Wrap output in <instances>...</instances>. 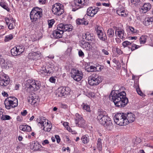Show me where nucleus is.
<instances>
[{
  "mask_svg": "<svg viewBox=\"0 0 153 153\" xmlns=\"http://www.w3.org/2000/svg\"><path fill=\"white\" fill-rule=\"evenodd\" d=\"M126 94L124 91L118 93L117 91H111L109 96V99L113 101L115 105L119 107H124L128 102V100L126 97Z\"/></svg>",
  "mask_w": 153,
  "mask_h": 153,
  "instance_id": "1",
  "label": "nucleus"
},
{
  "mask_svg": "<svg viewBox=\"0 0 153 153\" xmlns=\"http://www.w3.org/2000/svg\"><path fill=\"white\" fill-rule=\"evenodd\" d=\"M135 117V115L131 113H117L114 116V120L117 124L122 126L133 122Z\"/></svg>",
  "mask_w": 153,
  "mask_h": 153,
  "instance_id": "2",
  "label": "nucleus"
},
{
  "mask_svg": "<svg viewBox=\"0 0 153 153\" xmlns=\"http://www.w3.org/2000/svg\"><path fill=\"white\" fill-rule=\"evenodd\" d=\"M97 114V118L100 124L106 127L108 130H111L113 128V124L106 111L102 109H99Z\"/></svg>",
  "mask_w": 153,
  "mask_h": 153,
  "instance_id": "3",
  "label": "nucleus"
},
{
  "mask_svg": "<svg viewBox=\"0 0 153 153\" xmlns=\"http://www.w3.org/2000/svg\"><path fill=\"white\" fill-rule=\"evenodd\" d=\"M73 28V26L71 24L61 23L57 26V29L53 32L52 34L53 36L56 39L61 38L64 32L71 31Z\"/></svg>",
  "mask_w": 153,
  "mask_h": 153,
  "instance_id": "4",
  "label": "nucleus"
},
{
  "mask_svg": "<svg viewBox=\"0 0 153 153\" xmlns=\"http://www.w3.org/2000/svg\"><path fill=\"white\" fill-rule=\"evenodd\" d=\"M25 86L27 91L31 92L33 91H36L39 89L40 88L41 84L39 81L28 79L25 82Z\"/></svg>",
  "mask_w": 153,
  "mask_h": 153,
  "instance_id": "5",
  "label": "nucleus"
},
{
  "mask_svg": "<svg viewBox=\"0 0 153 153\" xmlns=\"http://www.w3.org/2000/svg\"><path fill=\"white\" fill-rule=\"evenodd\" d=\"M42 15V9L38 7L33 8L30 13V19L32 22L36 25L38 23L39 19Z\"/></svg>",
  "mask_w": 153,
  "mask_h": 153,
  "instance_id": "6",
  "label": "nucleus"
},
{
  "mask_svg": "<svg viewBox=\"0 0 153 153\" xmlns=\"http://www.w3.org/2000/svg\"><path fill=\"white\" fill-rule=\"evenodd\" d=\"M4 104L5 107L7 109H12L17 106L18 100L15 97H9L5 100Z\"/></svg>",
  "mask_w": 153,
  "mask_h": 153,
  "instance_id": "7",
  "label": "nucleus"
},
{
  "mask_svg": "<svg viewBox=\"0 0 153 153\" xmlns=\"http://www.w3.org/2000/svg\"><path fill=\"white\" fill-rule=\"evenodd\" d=\"M36 121L38 123V125L42 126L41 128L43 127V129L46 131H51L52 125L49 123L48 120H46L45 117H41L37 119Z\"/></svg>",
  "mask_w": 153,
  "mask_h": 153,
  "instance_id": "8",
  "label": "nucleus"
},
{
  "mask_svg": "<svg viewBox=\"0 0 153 153\" xmlns=\"http://www.w3.org/2000/svg\"><path fill=\"white\" fill-rule=\"evenodd\" d=\"M102 80L101 76L97 74H94L88 78V82L90 85H97Z\"/></svg>",
  "mask_w": 153,
  "mask_h": 153,
  "instance_id": "9",
  "label": "nucleus"
},
{
  "mask_svg": "<svg viewBox=\"0 0 153 153\" xmlns=\"http://www.w3.org/2000/svg\"><path fill=\"white\" fill-rule=\"evenodd\" d=\"M52 13L55 15L60 16L64 12L62 5L60 3H56L52 6Z\"/></svg>",
  "mask_w": 153,
  "mask_h": 153,
  "instance_id": "10",
  "label": "nucleus"
},
{
  "mask_svg": "<svg viewBox=\"0 0 153 153\" xmlns=\"http://www.w3.org/2000/svg\"><path fill=\"white\" fill-rule=\"evenodd\" d=\"M71 76L74 80L78 82L83 78V74L81 71L73 69L71 71Z\"/></svg>",
  "mask_w": 153,
  "mask_h": 153,
  "instance_id": "11",
  "label": "nucleus"
},
{
  "mask_svg": "<svg viewBox=\"0 0 153 153\" xmlns=\"http://www.w3.org/2000/svg\"><path fill=\"white\" fill-rule=\"evenodd\" d=\"M95 29L98 38L100 40L105 41L107 39V37L105 33L102 30L101 27L98 25H96Z\"/></svg>",
  "mask_w": 153,
  "mask_h": 153,
  "instance_id": "12",
  "label": "nucleus"
},
{
  "mask_svg": "<svg viewBox=\"0 0 153 153\" xmlns=\"http://www.w3.org/2000/svg\"><path fill=\"white\" fill-rule=\"evenodd\" d=\"M9 76L5 74H1L0 77V85L2 88L7 86L10 82Z\"/></svg>",
  "mask_w": 153,
  "mask_h": 153,
  "instance_id": "13",
  "label": "nucleus"
},
{
  "mask_svg": "<svg viewBox=\"0 0 153 153\" xmlns=\"http://www.w3.org/2000/svg\"><path fill=\"white\" fill-rule=\"evenodd\" d=\"M24 51L23 47L19 45L13 48L11 50V53L12 55L16 56L20 55Z\"/></svg>",
  "mask_w": 153,
  "mask_h": 153,
  "instance_id": "14",
  "label": "nucleus"
},
{
  "mask_svg": "<svg viewBox=\"0 0 153 153\" xmlns=\"http://www.w3.org/2000/svg\"><path fill=\"white\" fill-rule=\"evenodd\" d=\"M114 29L115 30V33L117 36L119 37L122 40H124L126 36V34L124 30L119 27H114Z\"/></svg>",
  "mask_w": 153,
  "mask_h": 153,
  "instance_id": "15",
  "label": "nucleus"
},
{
  "mask_svg": "<svg viewBox=\"0 0 153 153\" xmlns=\"http://www.w3.org/2000/svg\"><path fill=\"white\" fill-rule=\"evenodd\" d=\"M85 1V0H74V2L75 8H73L72 11H75L83 7L87 4Z\"/></svg>",
  "mask_w": 153,
  "mask_h": 153,
  "instance_id": "16",
  "label": "nucleus"
},
{
  "mask_svg": "<svg viewBox=\"0 0 153 153\" xmlns=\"http://www.w3.org/2000/svg\"><path fill=\"white\" fill-rule=\"evenodd\" d=\"M70 92L69 88L68 87H61L58 89L57 95L58 96L62 97L65 94H68Z\"/></svg>",
  "mask_w": 153,
  "mask_h": 153,
  "instance_id": "17",
  "label": "nucleus"
},
{
  "mask_svg": "<svg viewBox=\"0 0 153 153\" xmlns=\"http://www.w3.org/2000/svg\"><path fill=\"white\" fill-rule=\"evenodd\" d=\"M151 5L149 3H146L144 4L143 6L139 8L140 12L141 13H144L149 11L151 8Z\"/></svg>",
  "mask_w": 153,
  "mask_h": 153,
  "instance_id": "18",
  "label": "nucleus"
},
{
  "mask_svg": "<svg viewBox=\"0 0 153 153\" xmlns=\"http://www.w3.org/2000/svg\"><path fill=\"white\" fill-rule=\"evenodd\" d=\"M99 10V8L97 7H90L87 9V14L89 16L93 17Z\"/></svg>",
  "mask_w": 153,
  "mask_h": 153,
  "instance_id": "19",
  "label": "nucleus"
},
{
  "mask_svg": "<svg viewBox=\"0 0 153 153\" xmlns=\"http://www.w3.org/2000/svg\"><path fill=\"white\" fill-rule=\"evenodd\" d=\"M41 55L39 52H32L29 53L27 57L31 60H36L40 58Z\"/></svg>",
  "mask_w": 153,
  "mask_h": 153,
  "instance_id": "20",
  "label": "nucleus"
},
{
  "mask_svg": "<svg viewBox=\"0 0 153 153\" xmlns=\"http://www.w3.org/2000/svg\"><path fill=\"white\" fill-rule=\"evenodd\" d=\"M30 147L33 149L34 150L40 151V149L42 148V146L38 142L32 141L30 144Z\"/></svg>",
  "mask_w": 153,
  "mask_h": 153,
  "instance_id": "21",
  "label": "nucleus"
},
{
  "mask_svg": "<svg viewBox=\"0 0 153 153\" xmlns=\"http://www.w3.org/2000/svg\"><path fill=\"white\" fill-rule=\"evenodd\" d=\"M5 20L7 25H8V27L10 30H12L14 28L15 25L13 24V23H14V21L13 20L9 19L7 18H5Z\"/></svg>",
  "mask_w": 153,
  "mask_h": 153,
  "instance_id": "22",
  "label": "nucleus"
},
{
  "mask_svg": "<svg viewBox=\"0 0 153 153\" xmlns=\"http://www.w3.org/2000/svg\"><path fill=\"white\" fill-rule=\"evenodd\" d=\"M82 37L83 38H85L87 40L90 41L92 42L94 41V37L93 36V34L89 32H86L85 35H83Z\"/></svg>",
  "mask_w": 153,
  "mask_h": 153,
  "instance_id": "23",
  "label": "nucleus"
},
{
  "mask_svg": "<svg viewBox=\"0 0 153 153\" xmlns=\"http://www.w3.org/2000/svg\"><path fill=\"white\" fill-rule=\"evenodd\" d=\"M153 22V17H147L146 18L143 23V25L146 26H148L152 24Z\"/></svg>",
  "mask_w": 153,
  "mask_h": 153,
  "instance_id": "24",
  "label": "nucleus"
},
{
  "mask_svg": "<svg viewBox=\"0 0 153 153\" xmlns=\"http://www.w3.org/2000/svg\"><path fill=\"white\" fill-rule=\"evenodd\" d=\"M28 102L32 105H35L37 102L39 101V99L34 97H29L28 98Z\"/></svg>",
  "mask_w": 153,
  "mask_h": 153,
  "instance_id": "25",
  "label": "nucleus"
},
{
  "mask_svg": "<svg viewBox=\"0 0 153 153\" xmlns=\"http://www.w3.org/2000/svg\"><path fill=\"white\" fill-rule=\"evenodd\" d=\"M19 129L24 131H30L31 130V127L27 125H22L19 126Z\"/></svg>",
  "mask_w": 153,
  "mask_h": 153,
  "instance_id": "26",
  "label": "nucleus"
},
{
  "mask_svg": "<svg viewBox=\"0 0 153 153\" xmlns=\"http://www.w3.org/2000/svg\"><path fill=\"white\" fill-rule=\"evenodd\" d=\"M76 23L78 25H87L88 24V22L87 20H86L84 18L82 19L79 18L76 19Z\"/></svg>",
  "mask_w": 153,
  "mask_h": 153,
  "instance_id": "27",
  "label": "nucleus"
},
{
  "mask_svg": "<svg viewBox=\"0 0 153 153\" xmlns=\"http://www.w3.org/2000/svg\"><path fill=\"white\" fill-rule=\"evenodd\" d=\"M80 46L86 50H90L91 49V45L88 42H83L80 43Z\"/></svg>",
  "mask_w": 153,
  "mask_h": 153,
  "instance_id": "28",
  "label": "nucleus"
},
{
  "mask_svg": "<svg viewBox=\"0 0 153 153\" xmlns=\"http://www.w3.org/2000/svg\"><path fill=\"white\" fill-rule=\"evenodd\" d=\"M77 126L80 127L84 128L85 125V121L84 119H81L75 122Z\"/></svg>",
  "mask_w": 153,
  "mask_h": 153,
  "instance_id": "29",
  "label": "nucleus"
},
{
  "mask_svg": "<svg viewBox=\"0 0 153 153\" xmlns=\"http://www.w3.org/2000/svg\"><path fill=\"white\" fill-rule=\"evenodd\" d=\"M13 64L11 61H7L4 63L2 66L6 69H8L12 67Z\"/></svg>",
  "mask_w": 153,
  "mask_h": 153,
  "instance_id": "30",
  "label": "nucleus"
},
{
  "mask_svg": "<svg viewBox=\"0 0 153 153\" xmlns=\"http://www.w3.org/2000/svg\"><path fill=\"white\" fill-rule=\"evenodd\" d=\"M81 140L84 144L88 143L89 141V138L88 135H85L82 136Z\"/></svg>",
  "mask_w": 153,
  "mask_h": 153,
  "instance_id": "31",
  "label": "nucleus"
},
{
  "mask_svg": "<svg viewBox=\"0 0 153 153\" xmlns=\"http://www.w3.org/2000/svg\"><path fill=\"white\" fill-rule=\"evenodd\" d=\"M117 13L121 16L125 17L127 16V14L124 10L121 9H118L117 11Z\"/></svg>",
  "mask_w": 153,
  "mask_h": 153,
  "instance_id": "32",
  "label": "nucleus"
},
{
  "mask_svg": "<svg viewBox=\"0 0 153 153\" xmlns=\"http://www.w3.org/2000/svg\"><path fill=\"white\" fill-rule=\"evenodd\" d=\"M148 36L146 35H142L140 38V42L141 44H145L146 42Z\"/></svg>",
  "mask_w": 153,
  "mask_h": 153,
  "instance_id": "33",
  "label": "nucleus"
},
{
  "mask_svg": "<svg viewBox=\"0 0 153 153\" xmlns=\"http://www.w3.org/2000/svg\"><path fill=\"white\" fill-rule=\"evenodd\" d=\"M0 6L4 9L7 10L8 12H9L10 11V9L8 7V5L4 1L0 2Z\"/></svg>",
  "mask_w": 153,
  "mask_h": 153,
  "instance_id": "34",
  "label": "nucleus"
},
{
  "mask_svg": "<svg viewBox=\"0 0 153 153\" xmlns=\"http://www.w3.org/2000/svg\"><path fill=\"white\" fill-rule=\"evenodd\" d=\"M107 34L108 36L109 37H112L114 34V30L112 28L108 29L107 30Z\"/></svg>",
  "mask_w": 153,
  "mask_h": 153,
  "instance_id": "35",
  "label": "nucleus"
},
{
  "mask_svg": "<svg viewBox=\"0 0 153 153\" xmlns=\"http://www.w3.org/2000/svg\"><path fill=\"white\" fill-rule=\"evenodd\" d=\"M131 42L127 41H125L122 43V45L124 47H128L129 48L131 45Z\"/></svg>",
  "mask_w": 153,
  "mask_h": 153,
  "instance_id": "36",
  "label": "nucleus"
},
{
  "mask_svg": "<svg viewBox=\"0 0 153 153\" xmlns=\"http://www.w3.org/2000/svg\"><path fill=\"white\" fill-rule=\"evenodd\" d=\"M139 46L137 45L134 44L132 43L131 42L130 47L129 48V49H130L131 51H133L135 50L138 49L139 48Z\"/></svg>",
  "mask_w": 153,
  "mask_h": 153,
  "instance_id": "37",
  "label": "nucleus"
},
{
  "mask_svg": "<svg viewBox=\"0 0 153 153\" xmlns=\"http://www.w3.org/2000/svg\"><path fill=\"white\" fill-rule=\"evenodd\" d=\"M96 67L93 66H90L89 67L86 68L85 70L88 72H91L96 71Z\"/></svg>",
  "mask_w": 153,
  "mask_h": 153,
  "instance_id": "38",
  "label": "nucleus"
},
{
  "mask_svg": "<svg viewBox=\"0 0 153 153\" xmlns=\"http://www.w3.org/2000/svg\"><path fill=\"white\" fill-rule=\"evenodd\" d=\"M82 109L88 112H90L91 111L90 106L87 104H83Z\"/></svg>",
  "mask_w": 153,
  "mask_h": 153,
  "instance_id": "39",
  "label": "nucleus"
},
{
  "mask_svg": "<svg viewBox=\"0 0 153 153\" xmlns=\"http://www.w3.org/2000/svg\"><path fill=\"white\" fill-rule=\"evenodd\" d=\"M101 141V139L100 138H98L97 140V148H98L99 150H101L102 147V144Z\"/></svg>",
  "mask_w": 153,
  "mask_h": 153,
  "instance_id": "40",
  "label": "nucleus"
},
{
  "mask_svg": "<svg viewBox=\"0 0 153 153\" xmlns=\"http://www.w3.org/2000/svg\"><path fill=\"white\" fill-rule=\"evenodd\" d=\"M13 38V35L10 34L9 35L6 36L5 38L4 41L5 42H8L11 40Z\"/></svg>",
  "mask_w": 153,
  "mask_h": 153,
  "instance_id": "41",
  "label": "nucleus"
},
{
  "mask_svg": "<svg viewBox=\"0 0 153 153\" xmlns=\"http://www.w3.org/2000/svg\"><path fill=\"white\" fill-rule=\"evenodd\" d=\"M1 119L3 120H10L11 119V117L9 115H3L2 114V115Z\"/></svg>",
  "mask_w": 153,
  "mask_h": 153,
  "instance_id": "42",
  "label": "nucleus"
},
{
  "mask_svg": "<svg viewBox=\"0 0 153 153\" xmlns=\"http://www.w3.org/2000/svg\"><path fill=\"white\" fill-rule=\"evenodd\" d=\"M44 69L43 68H42V69H41L39 71V73L46 75L48 74L47 72L46 68H44Z\"/></svg>",
  "mask_w": 153,
  "mask_h": 153,
  "instance_id": "43",
  "label": "nucleus"
},
{
  "mask_svg": "<svg viewBox=\"0 0 153 153\" xmlns=\"http://www.w3.org/2000/svg\"><path fill=\"white\" fill-rule=\"evenodd\" d=\"M54 23V20L52 19L48 21V25L49 28H51L52 27Z\"/></svg>",
  "mask_w": 153,
  "mask_h": 153,
  "instance_id": "44",
  "label": "nucleus"
},
{
  "mask_svg": "<svg viewBox=\"0 0 153 153\" xmlns=\"http://www.w3.org/2000/svg\"><path fill=\"white\" fill-rule=\"evenodd\" d=\"M129 28L132 33L135 34L137 33V30L136 29H134L133 27L131 26H129Z\"/></svg>",
  "mask_w": 153,
  "mask_h": 153,
  "instance_id": "45",
  "label": "nucleus"
},
{
  "mask_svg": "<svg viewBox=\"0 0 153 153\" xmlns=\"http://www.w3.org/2000/svg\"><path fill=\"white\" fill-rule=\"evenodd\" d=\"M48 74H51L53 72V68L51 67L48 66L47 69L46 68Z\"/></svg>",
  "mask_w": 153,
  "mask_h": 153,
  "instance_id": "46",
  "label": "nucleus"
},
{
  "mask_svg": "<svg viewBox=\"0 0 153 153\" xmlns=\"http://www.w3.org/2000/svg\"><path fill=\"white\" fill-rule=\"evenodd\" d=\"M76 117V118H75V122L78 121V120H80L81 119H83L82 117L78 114L76 113L75 115Z\"/></svg>",
  "mask_w": 153,
  "mask_h": 153,
  "instance_id": "47",
  "label": "nucleus"
},
{
  "mask_svg": "<svg viewBox=\"0 0 153 153\" xmlns=\"http://www.w3.org/2000/svg\"><path fill=\"white\" fill-rule=\"evenodd\" d=\"M136 91L139 95L141 96H143L144 94L140 90L139 87H138L136 88Z\"/></svg>",
  "mask_w": 153,
  "mask_h": 153,
  "instance_id": "48",
  "label": "nucleus"
},
{
  "mask_svg": "<svg viewBox=\"0 0 153 153\" xmlns=\"http://www.w3.org/2000/svg\"><path fill=\"white\" fill-rule=\"evenodd\" d=\"M25 147L24 145L22 143H20L19 145L16 147V149L18 151L19 149H23Z\"/></svg>",
  "mask_w": 153,
  "mask_h": 153,
  "instance_id": "49",
  "label": "nucleus"
},
{
  "mask_svg": "<svg viewBox=\"0 0 153 153\" xmlns=\"http://www.w3.org/2000/svg\"><path fill=\"white\" fill-rule=\"evenodd\" d=\"M103 68V67L102 66L98 65L96 67V68H97V69L96 70V71H101V69Z\"/></svg>",
  "mask_w": 153,
  "mask_h": 153,
  "instance_id": "50",
  "label": "nucleus"
},
{
  "mask_svg": "<svg viewBox=\"0 0 153 153\" xmlns=\"http://www.w3.org/2000/svg\"><path fill=\"white\" fill-rule=\"evenodd\" d=\"M78 55L79 57L83 58L84 56V54L82 51L81 50H79L78 51Z\"/></svg>",
  "mask_w": 153,
  "mask_h": 153,
  "instance_id": "51",
  "label": "nucleus"
},
{
  "mask_svg": "<svg viewBox=\"0 0 153 153\" xmlns=\"http://www.w3.org/2000/svg\"><path fill=\"white\" fill-rule=\"evenodd\" d=\"M55 139L56 140L57 142L59 143L61 139L59 136L58 135L55 136Z\"/></svg>",
  "mask_w": 153,
  "mask_h": 153,
  "instance_id": "52",
  "label": "nucleus"
},
{
  "mask_svg": "<svg viewBox=\"0 0 153 153\" xmlns=\"http://www.w3.org/2000/svg\"><path fill=\"white\" fill-rule=\"evenodd\" d=\"M49 143V141L48 140H45L42 142V144L44 146L46 144H48Z\"/></svg>",
  "mask_w": 153,
  "mask_h": 153,
  "instance_id": "53",
  "label": "nucleus"
},
{
  "mask_svg": "<svg viewBox=\"0 0 153 153\" xmlns=\"http://www.w3.org/2000/svg\"><path fill=\"white\" fill-rule=\"evenodd\" d=\"M50 81L52 83H55L56 79L54 77H51L49 79Z\"/></svg>",
  "mask_w": 153,
  "mask_h": 153,
  "instance_id": "54",
  "label": "nucleus"
},
{
  "mask_svg": "<svg viewBox=\"0 0 153 153\" xmlns=\"http://www.w3.org/2000/svg\"><path fill=\"white\" fill-rule=\"evenodd\" d=\"M116 51L117 53L119 54H121L123 53V52L119 48L116 49Z\"/></svg>",
  "mask_w": 153,
  "mask_h": 153,
  "instance_id": "55",
  "label": "nucleus"
},
{
  "mask_svg": "<svg viewBox=\"0 0 153 153\" xmlns=\"http://www.w3.org/2000/svg\"><path fill=\"white\" fill-rule=\"evenodd\" d=\"M5 62V61L4 59L2 58H0V64L2 65V66L4 64V63Z\"/></svg>",
  "mask_w": 153,
  "mask_h": 153,
  "instance_id": "56",
  "label": "nucleus"
},
{
  "mask_svg": "<svg viewBox=\"0 0 153 153\" xmlns=\"http://www.w3.org/2000/svg\"><path fill=\"white\" fill-rule=\"evenodd\" d=\"M27 114L26 110H24L22 112H21V114L22 115L25 116Z\"/></svg>",
  "mask_w": 153,
  "mask_h": 153,
  "instance_id": "57",
  "label": "nucleus"
},
{
  "mask_svg": "<svg viewBox=\"0 0 153 153\" xmlns=\"http://www.w3.org/2000/svg\"><path fill=\"white\" fill-rule=\"evenodd\" d=\"M102 52L105 55H108V54L109 53L108 51L105 49H103L102 50Z\"/></svg>",
  "mask_w": 153,
  "mask_h": 153,
  "instance_id": "58",
  "label": "nucleus"
},
{
  "mask_svg": "<svg viewBox=\"0 0 153 153\" xmlns=\"http://www.w3.org/2000/svg\"><path fill=\"white\" fill-rule=\"evenodd\" d=\"M39 2L40 4H44L46 2V0H39Z\"/></svg>",
  "mask_w": 153,
  "mask_h": 153,
  "instance_id": "59",
  "label": "nucleus"
},
{
  "mask_svg": "<svg viewBox=\"0 0 153 153\" xmlns=\"http://www.w3.org/2000/svg\"><path fill=\"white\" fill-rule=\"evenodd\" d=\"M16 119L17 121H21L22 120V118L21 116H18L17 117Z\"/></svg>",
  "mask_w": 153,
  "mask_h": 153,
  "instance_id": "60",
  "label": "nucleus"
},
{
  "mask_svg": "<svg viewBox=\"0 0 153 153\" xmlns=\"http://www.w3.org/2000/svg\"><path fill=\"white\" fill-rule=\"evenodd\" d=\"M128 38L129 39H131V40H133V39L136 40L137 38V36H134V37L129 36L128 37Z\"/></svg>",
  "mask_w": 153,
  "mask_h": 153,
  "instance_id": "61",
  "label": "nucleus"
},
{
  "mask_svg": "<svg viewBox=\"0 0 153 153\" xmlns=\"http://www.w3.org/2000/svg\"><path fill=\"white\" fill-rule=\"evenodd\" d=\"M2 94L4 97H7L8 96V94L5 91L2 93Z\"/></svg>",
  "mask_w": 153,
  "mask_h": 153,
  "instance_id": "62",
  "label": "nucleus"
},
{
  "mask_svg": "<svg viewBox=\"0 0 153 153\" xmlns=\"http://www.w3.org/2000/svg\"><path fill=\"white\" fill-rule=\"evenodd\" d=\"M20 85L19 84H16L15 86V89L16 90H18L20 86Z\"/></svg>",
  "mask_w": 153,
  "mask_h": 153,
  "instance_id": "63",
  "label": "nucleus"
},
{
  "mask_svg": "<svg viewBox=\"0 0 153 153\" xmlns=\"http://www.w3.org/2000/svg\"><path fill=\"white\" fill-rule=\"evenodd\" d=\"M115 39L117 43H120V40L119 38H116Z\"/></svg>",
  "mask_w": 153,
  "mask_h": 153,
  "instance_id": "64",
  "label": "nucleus"
}]
</instances>
